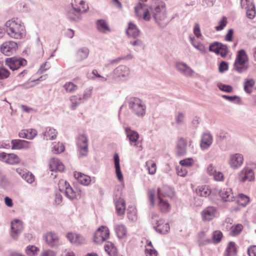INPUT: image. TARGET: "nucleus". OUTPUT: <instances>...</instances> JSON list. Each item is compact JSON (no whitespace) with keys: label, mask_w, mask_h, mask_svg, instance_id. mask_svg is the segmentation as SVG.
<instances>
[{"label":"nucleus","mask_w":256,"mask_h":256,"mask_svg":"<svg viewBox=\"0 0 256 256\" xmlns=\"http://www.w3.org/2000/svg\"><path fill=\"white\" fill-rule=\"evenodd\" d=\"M148 194L149 200L153 206H156L161 212L166 213L170 210V200L174 196L173 190L168 186H162L157 190L156 196L154 190H148Z\"/></svg>","instance_id":"nucleus-1"},{"label":"nucleus","mask_w":256,"mask_h":256,"mask_svg":"<svg viewBox=\"0 0 256 256\" xmlns=\"http://www.w3.org/2000/svg\"><path fill=\"white\" fill-rule=\"evenodd\" d=\"M8 35L15 39H21L26 35V30L24 24L18 18H13L6 23Z\"/></svg>","instance_id":"nucleus-2"},{"label":"nucleus","mask_w":256,"mask_h":256,"mask_svg":"<svg viewBox=\"0 0 256 256\" xmlns=\"http://www.w3.org/2000/svg\"><path fill=\"white\" fill-rule=\"evenodd\" d=\"M248 58L246 52L244 50H240L234 64V68L240 73L246 71L248 68Z\"/></svg>","instance_id":"nucleus-3"},{"label":"nucleus","mask_w":256,"mask_h":256,"mask_svg":"<svg viewBox=\"0 0 256 256\" xmlns=\"http://www.w3.org/2000/svg\"><path fill=\"white\" fill-rule=\"evenodd\" d=\"M58 185L60 190L64 191L66 196L69 199L74 200L80 196V190H74L66 181L61 180L59 181Z\"/></svg>","instance_id":"nucleus-4"},{"label":"nucleus","mask_w":256,"mask_h":256,"mask_svg":"<svg viewBox=\"0 0 256 256\" xmlns=\"http://www.w3.org/2000/svg\"><path fill=\"white\" fill-rule=\"evenodd\" d=\"M154 18L156 22L160 26H166L168 22V19L166 14L165 4L161 3L154 9Z\"/></svg>","instance_id":"nucleus-5"},{"label":"nucleus","mask_w":256,"mask_h":256,"mask_svg":"<svg viewBox=\"0 0 256 256\" xmlns=\"http://www.w3.org/2000/svg\"><path fill=\"white\" fill-rule=\"evenodd\" d=\"M129 108L138 116H143L146 113V106L137 98H131L128 100Z\"/></svg>","instance_id":"nucleus-6"},{"label":"nucleus","mask_w":256,"mask_h":256,"mask_svg":"<svg viewBox=\"0 0 256 256\" xmlns=\"http://www.w3.org/2000/svg\"><path fill=\"white\" fill-rule=\"evenodd\" d=\"M256 168V164H254L252 167L246 166L244 168L238 173V181L240 182L253 181L255 178L254 170Z\"/></svg>","instance_id":"nucleus-7"},{"label":"nucleus","mask_w":256,"mask_h":256,"mask_svg":"<svg viewBox=\"0 0 256 256\" xmlns=\"http://www.w3.org/2000/svg\"><path fill=\"white\" fill-rule=\"evenodd\" d=\"M110 230L106 226H100L95 232L93 240L96 244H102L110 238Z\"/></svg>","instance_id":"nucleus-8"},{"label":"nucleus","mask_w":256,"mask_h":256,"mask_svg":"<svg viewBox=\"0 0 256 256\" xmlns=\"http://www.w3.org/2000/svg\"><path fill=\"white\" fill-rule=\"evenodd\" d=\"M135 12L139 18L148 21L151 18L150 10L145 4L138 3L135 7Z\"/></svg>","instance_id":"nucleus-9"},{"label":"nucleus","mask_w":256,"mask_h":256,"mask_svg":"<svg viewBox=\"0 0 256 256\" xmlns=\"http://www.w3.org/2000/svg\"><path fill=\"white\" fill-rule=\"evenodd\" d=\"M152 218L153 222H156L154 228L158 232L162 234H166L169 231L170 228L168 224L165 223L162 219L157 220V214H152Z\"/></svg>","instance_id":"nucleus-10"},{"label":"nucleus","mask_w":256,"mask_h":256,"mask_svg":"<svg viewBox=\"0 0 256 256\" xmlns=\"http://www.w3.org/2000/svg\"><path fill=\"white\" fill-rule=\"evenodd\" d=\"M78 150L82 156H85L88 152V140L84 134L80 135L77 138Z\"/></svg>","instance_id":"nucleus-11"},{"label":"nucleus","mask_w":256,"mask_h":256,"mask_svg":"<svg viewBox=\"0 0 256 256\" xmlns=\"http://www.w3.org/2000/svg\"><path fill=\"white\" fill-rule=\"evenodd\" d=\"M5 62L6 64L12 70L18 69L21 66L26 64V61L25 60L17 58L14 57L7 58Z\"/></svg>","instance_id":"nucleus-12"},{"label":"nucleus","mask_w":256,"mask_h":256,"mask_svg":"<svg viewBox=\"0 0 256 256\" xmlns=\"http://www.w3.org/2000/svg\"><path fill=\"white\" fill-rule=\"evenodd\" d=\"M244 162V156L240 154H234L230 156L228 164L233 169L240 167Z\"/></svg>","instance_id":"nucleus-13"},{"label":"nucleus","mask_w":256,"mask_h":256,"mask_svg":"<svg viewBox=\"0 0 256 256\" xmlns=\"http://www.w3.org/2000/svg\"><path fill=\"white\" fill-rule=\"evenodd\" d=\"M18 48L17 44L13 41L4 42L0 46V51L6 56H10L16 52Z\"/></svg>","instance_id":"nucleus-14"},{"label":"nucleus","mask_w":256,"mask_h":256,"mask_svg":"<svg viewBox=\"0 0 256 256\" xmlns=\"http://www.w3.org/2000/svg\"><path fill=\"white\" fill-rule=\"evenodd\" d=\"M0 160L8 164H16L20 163V160L16 154H14L0 153Z\"/></svg>","instance_id":"nucleus-15"},{"label":"nucleus","mask_w":256,"mask_h":256,"mask_svg":"<svg viewBox=\"0 0 256 256\" xmlns=\"http://www.w3.org/2000/svg\"><path fill=\"white\" fill-rule=\"evenodd\" d=\"M217 208L214 206H208L201 212L204 221H210L214 218L217 214Z\"/></svg>","instance_id":"nucleus-16"},{"label":"nucleus","mask_w":256,"mask_h":256,"mask_svg":"<svg viewBox=\"0 0 256 256\" xmlns=\"http://www.w3.org/2000/svg\"><path fill=\"white\" fill-rule=\"evenodd\" d=\"M187 141L183 138H178L176 148V154L178 156H184L186 154Z\"/></svg>","instance_id":"nucleus-17"},{"label":"nucleus","mask_w":256,"mask_h":256,"mask_svg":"<svg viewBox=\"0 0 256 256\" xmlns=\"http://www.w3.org/2000/svg\"><path fill=\"white\" fill-rule=\"evenodd\" d=\"M11 144L12 149L20 150L30 148L32 143L25 140H13Z\"/></svg>","instance_id":"nucleus-18"},{"label":"nucleus","mask_w":256,"mask_h":256,"mask_svg":"<svg viewBox=\"0 0 256 256\" xmlns=\"http://www.w3.org/2000/svg\"><path fill=\"white\" fill-rule=\"evenodd\" d=\"M50 168L52 172H62L65 166L62 162L58 158H52L50 159L49 164Z\"/></svg>","instance_id":"nucleus-19"},{"label":"nucleus","mask_w":256,"mask_h":256,"mask_svg":"<svg viewBox=\"0 0 256 256\" xmlns=\"http://www.w3.org/2000/svg\"><path fill=\"white\" fill-rule=\"evenodd\" d=\"M113 73L114 78H122L128 77L130 74V70L126 66H120L114 70Z\"/></svg>","instance_id":"nucleus-20"},{"label":"nucleus","mask_w":256,"mask_h":256,"mask_svg":"<svg viewBox=\"0 0 256 256\" xmlns=\"http://www.w3.org/2000/svg\"><path fill=\"white\" fill-rule=\"evenodd\" d=\"M23 226L22 221L18 220H15L12 222L11 229L12 232V238H15L16 235L20 232Z\"/></svg>","instance_id":"nucleus-21"},{"label":"nucleus","mask_w":256,"mask_h":256,"mask_svg":"<svg viewBox=\"0 0 256 256\" xmlns=\"http://www.w3.org/2000/svg\"><path fill=\"white\" fill-rule=\"evenodd\" d=\"M46 242L50 246H56L59 244V239L58 236L53 232H48L45 236Z\"/></svg>","instance_id":"nucleus-22"},{"label":"nucleus","mask_w":256,"mask_h":256,"mask_svg":"<svg viewBox=\"0 0 256 256\" xmlns=\"http://www.w3.org/2000/svg\"><path fill=\"white\" fill-rule=\"evenodd\" d=\"M74 10L78 12H83L88 9V4L82 0H74L72 3Z\"/></svg>","instance_id":"nucleus-23"},{"label":"nucleus","mask_w":256,"mask_h":256,"mask_svg":"<svg viewBox=\"0 0 256 256\" xmlns=\"http://www.w3.org/2000/svg\"><path fill=\"white\" fill-rule=\"evenodd\" d=\"M74 176L80 184L83 185L88 186L91 182L90 176L80 172H75Z\"/></svg>","instance_id":"nucleus-24"},{"label":"nucleus","mask_w":256,"mask_h":256,"mask_svg":"<svg viewBox=\"0 0 256 256\" xmlns=\"http://www.w3.org/2000/svg\"><path fill=\"white\" fill-rule=\"evenodd\" d=\"M66 236L71 243L80 244L84 242V238L82 236L76 233L68 232Z\"/></svg>","instance_id":"nucleus-25"},{"label":"nucleus","mask_w":256,"mask_h":256,"mask_svg":"<svg viewBox=\"0 0 256 256\" xmlns=\"http://www.w3.org/2000/svg\"><path fill=\"white\" fill-rule=\"evenodd\" d=\"M37 135V132L34 129L22 130L18 134L20 138L28 140L33 139Z\"/></svg>","instance_id":"nucleus-26"},{"label":"nucleus","mask_w":256,"mask_h":256,"mask_svg":"<svg viewBox=\"0 0 256 256\" xmlns=\"http://www.w3.org/2000/svg\"><path fill=\"white\" fill-rule=\"evenodd\" d=\"M222 200L225 202L232 201L234 196L230 188H226L221 190L219 192Z\"/></svg>","instance_id":"nucleus-27"},{"label":"nucleus","mask_w":256,"mask_h":256,"mask_svg":"<svg viewBox=\"0 0 256 256\" xmlns=\"http://www.w3.org/2000/svg\"><path fill=\"white\" fill-rule=\"evenodd\" d=\"M125 131L126 136L129 140L130 144H134L135 146L136 143L139 138L138 133L136 131L132 130L128 128H125Z\"/></svg>","instance_id":"nucleus-28"},{"label":"nucleus","mask_w":256,"mask_h":256,"mask_svg":"<svg viewBox=\"0 0 256 256\" xmlns=\"http://www.w3.org/2000/svg\"><path fill=\"white\" fill-rule=\"evenodd\" d=\"M96 28L98 31L104 34L111 31L108 23L104 20H100L96 22Z\"/></svg>","instance_id":"nucleus-29"},{"label":"nucleus","mask_w":256,"mask_h":256,"mask_svg":"<svg viewBox=\"0 0 256 256\" xmlns=\"http://www.w3.org/2000/svg\"><path fill=\"white\" fill-rule=\"evenodd\" d=\"M58 134V132L56 129L48 127L44 132V138L46 140H53L56 138Z\"/></svg>","instance_id":"nucleus-30"},{"label":"nucleus","mask_w":256,"mask_h":256,"mask_svg":"<svg viewBox=\"0 0 256 256\" xmlns=\"http://www.w3.org/2000/svg\"><path fill=\"white\" fill-rule=\"evenodd\" d=\"M114 167L116 169V173L118 178V179L120 181H122L123 180V176L122 173L120 170V158L118 154H114Z\"/></svg>","instance_id":"nucleus-31"},{"label":"nucleus","mask_w":256,"mask_h":256,"mask_svg":"<svg viewBox=\"0 0 256 256\" xmlns=\"http://www.w3.org/2000/svg\"><path fill=\"white\" fill-rule=\"evenodd\" d=\"M212 140V136L210 134H204L200 142L201 148L203 150L208 148L211 145Z\"/></svg>","instance_id":"nucleus-32"},{"label":"nucleus","mask_w":256,"mask_h":256,"mask_svg":"<svg viewBox=\"0 0 256 256\" xmlns=\"http://www.w3.org/2000/svg\"><path fill=\"white\" fill-rule=\"evenodd\" d=\"M126 34L130 36L136 38L140 34V31L136 26L132 22L128 24V27L126 30Z\"/></svg>","instance_id":"nucleus-33"},{"label":"nucleus","mask_w":256,"mask_h":256,"mask_svg":"<svg viewBox=\"0 0 256 256\" xmlns=\"http://www.w3.org/2000/svg\"><path fill=\"white\" fill-rule=\"evenodd\" d=\"M116 207L118 214H124L126 210V203L124 200L122 198H119L116 202Z\"/></svg>","instance_id":"nucleus-34"},{"label":"nucleus","mask_w":256,"mask_h":256,"mask_svg":"<svg viewBox=\"0 0 256 256\" xmlns=\"http://www.w3.org/2000/svg\"><path fill=\"white\" fill-rule=\"evenodd\" d=\"M104 250L110 256H115L117 253L116 246L110 242H107L106 243Z\"/></svg>","instance_id":"nucleus-35"},{"label":"nucleus","mask_w":256,"mask_h":256,"mask_svg":"<svg viewBox=\"0 0 256 256\" xmlns=\"http://www.w3.org/2000/svg\"><path fill=\"white\" fill-rule=\"evenodd\" d=\"M255 81L252 78H246L244 82V90L248 93L250 94L253 91V88L255 85Z\"/></svg>","instance_id":"nucleus-36"},{"label":"nucleus","mask_w":256,"mask_h":256,"mask_svg":"<svg viewBox=\"0 0 256 256\" xmlns=\"http://www.w3.org/2000/svg\"><path fill=\"white\" fill-rule=\"evenodd\" d=\"M237 252L236 245L234 242H230L226 250V256H236Z\"/></svg>","instance_id":"nucleus-37"},{"label":"nucleus","mask_w":256,"mask_h":256,"mask_svg":"<svg viewBox=\"0 0 256 256\" xmlns=\"http://www.w3.org/2000/svg\"><path fill=\"white\" fill-rule=\"evenodd\" d=\"M196 192L200 196L206 197L210 194L211 191L207 186H202L198 188Z\"/></svg>","instance_id":"nucleus-38"},{"label":"nucleus","mask_w":256,"mask_h":256,"mask_svg":"<svg viewBox=\"0 0 256 256\" xmlns=\"http://www.w3.org/2000/svg\"><path fill=\"white\" fill-rule=\"evenodd\" d=\"M89 54V50L86 48H83L79 49L76 53L78 60H82L88 58Z\"/></svg>","instance_id":"nucleus-39"},{"label":"nucleus","mask_w":256,"mask_h":256,"mask_svg":"<svg viewBox=\"0 0 256 256\" xmlns=\"http://www.w3.org/2000/svg\"><path fill=\"white\" fill-rule=\"evenodd\" d=\"M244 228L242 224H237L231 226L230 229V234L232 236L238 235L242 231Z\"/></svg>","instance_id":"nucleus-40"},{"label":"nucleus","mask_w":256,"mask_h":256,"mask_svg":"<svg viewBox=\"0 0 256 256\" xmlns=\"http://www.w3.org/2000/svg\"><path fill=\"white\" fill-rule=\"evenodd\" d=\"M116 232L119 238H124L126 235V230L122 224L118 225L116 228Z\"/></svg>","instance_id":"nucleus-41"},{"label":"nucleus","mask_w":256,"mask_h":256,"mask_svg":"<svg viewBox=\"0 0 256 256\" xmlns=\"http://www.w3.org/2000/svg\"><path fill=\"white\" fill-rule=\"evenodd\" d=\"M52 152L54 154H60L64 151V145L60 142H54L52 148Z\"/></svg>","instance_id":"nucleus-42"},{"label":"nucleus","mask_w":256,"mask_h":256,"mask_svg":"<svg viewBox=\"0 0 256 256\" xmlns=\"http://www.w3.org/2000/svg\"><path fill=\"white\" fill-rule=\"evenodd\" d=\"M64 88L67 92L70 93L74 92L78 89V86L71 82H66Z\"/></svg>","instance_id":"nucleus-43"},{"label":"nucleus","mask_w":256,"mask_h":256,"mask_svg":"<svg viewBox=\"0 0 256 256\" xmlns=\"http://www.w3.org/2000/svg\"><path fill=\"white\" fill-rule=\"evenodd\" d=\"M249 202L250 198L248 196L242 194H238L237 198V202L240 205L245 206Z\"/></svg>","instance_id":"nucleus-44"},{"label":"nucleus","mask_w":256,"mask_h":256,"mask_svg":"<svg viewBox=\"0 0 256 256\" xmlns=\"http://www.w3.org/2000/svg\"><path fill=\"white\" fill-rule=\"evenodd\" d=\"M190 40L191 44L195 48L202 53H205L206 52V48L205 46L200 43H196L195 42L194 38V37H190Z\"/></svg>","instance_id":"nucleus-45"},{"label":"nucleus","mask_w":256,"mask_h":256,"mask_svg":"<svg viewBox=\"0 0 256 256\" xmlns=\"http://www.w3.org/2000/svg\"><path fill=\"white\" fill-rule=\"evenodd\" d=\"M70 100L72 102L71 108L72 110H74L80 104L81 98H78L76 96H72L70 98Z\"/></svg>","instance_id":"nucleus-46"},{"label":"nucleus","mask_w":256,"mask_h":256,"mask_svg":"<svg viewBox=\"0 0 256 256\" xmlns=\"http://www.w3.org/2000/svg\"><path fill=\"white\" fill-rule=\"evenodd\" d=\"M39 251V248L34 246H28L26 250V252L29 256H34Z\"/></svg>","instance_id":"nucleus-47"},{"label":"nucleus","mask_w":256,"mask_h":256,"mask_svg":"<svg viewBox=\"0 0 256 256\" xmlns=\"http://www.w3.org/2000/svg\"><path fill=\"white\" fill-rule=\"evenodd\" d=\"M146 164L148 167V172L150 174H154L156 172V164L152 160H149L146 162Z\"/></svg>","instance_id":"nucleus-48"},{"label":"nucleus","mask_w":256,"mask_h":256,"mask_svg":"<svg viewBox=\"0 0 256 256\" xmlns=\"http://www.w3.org/2000/svg\"><path fill=\"white\" fill-rule=\"evenodd\" d=\"M222 237V234L220 231L216 230L212 234V242L216 244L220 242Z\"/></svg>","instance_id":"nucleus-49"},{"label":"nucleus","mask_w":256,"mask_h":256,"mask_svg":"<svg viewBox=\"0 0 256 256\" xmlns=\"http://www.w3.org/2000/svg\"><path fill=\"white\" fill-rule=\"evenodd\" d=\"M194 161L192 158H187L181 160L180 162V164L182 166L190 167L194 165Z\"/></svg>","instance_id":"nucleus-50"},{"label":"nucleus","mask_w":256,"mask_h":256,"mask_svg":"<svg viewBox=\"0 0 256 256\" xmlns=\"http://www.w3.org/2000/svg\"><path fill=\"white\" fill-rule=\"evenodd\" d=\"M206 236V234L204 232H200L198 233V240L200 243L202 244H209L211 242L210 240V239H206L205 240V238Z\"/></svg>","instance_id":"nucleus-51"},{"label":"nucleus","mask_w":256,"mask_h":256,"mask_svg":"<svg viewBox=\"0 0 256 256\" xmlns=\"http://www.w3.org/2000/svg\"><path fill=\"white\" fill-rule=\"evenodd\" d=\"M10 74V72L4 67H0V80L7 78Z\"/></svg>","instance_id":"nucleus-52"},{"label":"nucleus","mask_w":256,"mask_h":256,"mask_svg":"<svg viewBox=\"0 0 256 256\" xmlns=\"http://www.w3.org/2000/svg\"><path fill=\"white\" fill-rule=\"evenodd\" d=\"M222 44L215 42L210 44L209 46V50L215 52L216 54L218 52V50L221 46Z\"/></svg>","instance_id":"nucleus-53"},{"label":"nucleus","mask_w":256,"mask_h":256,"mask_svg":"<svg viewBox=\"0 0 256 256\" xmlns=\"http://www.w3.org/2000/svg\"><path fill=\"white\" fill-rule=\"evenodd\" d=\"M246 10L247 16L250 19L253 18L256 15V11L254 6L252 5L250 8L248 7Z\"/></svg>","instance_id":"nucleus-54"},{"label":"nucleus","mask_w":256,"mask_h":256,"mask_svg":"<svg viewBox=\"0 0 256 256\" xmlns=\"http://www.w3.org/2000/svg\"><path fill=\"white\" fill-rule=\"evenodd\" d=\"M215 180L218 182L224 181V174L219 171H214V173L212 175Z\"/></svg>","instance_id":"nucleus-55"},{"label":"nucleus","mask_w":256,"mask_h":256,"mask_svg":"<svg viewBox=\"0 0 256 256\" xmlns=\"http://www.w3.org/2000/svg\"><path fill=\"white\" fill-rule=\"evenodd\" d=\"M228 53V49L226 46L222 44H221V46L218 50V52L217 54H220L222 57L224 58L226 56Z\"/></svg>","instance_id":"nucleus-56"},{"label":"nucleus","mask_w":256,"mask_h":256,"mask_svg":"<svg viewBox=\"0 0 256 256\" xmlns=\"http://www.w3.org/2000/svg\"><path fill=\"white\" fill-rule=\"evenodd\" d=\"M227 20L226 17H222L219 22V25L216 27V30L217 31L222 30L226 25Z\"/></svg>","instance_id":"nucleus-57"},{"label":"nucleus","mask_w":256,"mask_h":256,"mask_svg":"<svg viewBox=\"0 0 256 256\" xmlns=\"http://www.w3.org/2000/svg\"><path fill=\"white\" fill-rule=\"evenodd\" d=\"M128 217L129 219H130L132 220H134L136 219V213L135 208H131L130 210H128Z\"/></svg>","instance_id":"nucleus-58"},{"label":"nucleus","mask_w":256,"mask_h":256,"mask_svg":"<svg viewBox=\"0 0 256 256\" xmlns=\"http://www.w3.org/2000/svg\"><path fill=\"white\" fill-rule=\"evenodd\" d=\"M30 184H32L34 180V176L30 172H26L24 174V176L23 177Z\"/></svg>","instance_id":"nucleus-59"},{"label":"nucleus","mask_w":256,"mask_h":256,"mask_svg":"<svg viewBox=\"0 0 256 256\" xmlns=\"http://www.w3.org/2000/svg\"><path fill=\"white\" fill-rule=\"evenodd\" d=\"M144 253L146 256H158V253L154 249H149L148 248H145Z\"/></svg>","instance_id":"nucleus-60"},{"label":"nucleus","mask_w":256,"mask_h":256,"mask_svg":"<svg viewBox=\"0 0 256 256\" xmlns=\"http://www.w3.org/2000/svg\"><path fill=\"white\" fill-rule=\"evenodd\" d=\"M176 172L178 176L184 177L187 174L188 171L182 166L181 167L178 166L176 168Z\"/></svg>","instance_id":"nucleus-61"},{"label":"nucleus","mask_w":256,"mask_h":256,"mask_svg":"<svg viewBox=\"0 0 256 256\" xmlns=\"http://www.w3.org/2000/svg\"><path fill=\"white\" fill-rule=\"evenodd\" d=\"M218 87L220 90L225 92H230L232 91V88L229 85L220 84Z\"/></svg>","instance_id":"nucleus-62"},{"label":"nucleus","mask_w":256,"mask_h":256,"mask_svg":"<svg viewBox=\"0 0 256 256\" xmlns=\"http://www.w3.org/2000/svg\"><path fill=\"white\" fill-rule=\"evenodd\" d=\"M194 34L198 38L202 37L200 26L198 24H195L194 28Z\"/></svg>","instance_id":"nucleus-63"},{"label":"nucleus","mask_w":256,"mask_h":256,"mask_svg":"<svg viewBox=\"0 0 256 256\" xmlns=\"http://www.w3.org/2000/svg\"><path fill=\"white\" fill-rule=\"evenodd\" d=\"M249 256H256V246H251L248 249Z\"/></svg>","instance_id":"nucleus-64"}]
</instances>
